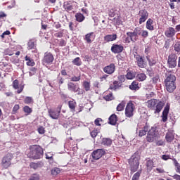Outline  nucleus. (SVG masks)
<instances>
[{"mask_svg":"<svg viewBox=\"0 0 180 180\" xmlns=\"http://www.w3.org/2000/svg\"><path fill=\"white\" fill-rule=\"evenodd\" d=\"M148 130H150V126L146 124L143 129L139 131V137H143V136H146V134H147V133L148 132Z\"/></svg>","mask_w":180,"mask_h":180,"instance_id":"29","label":"nucleus"},{"mask_svg":"<svg viewBox=\"0 0 180 180\" xmlns=\"http://www.w3.org/2000/svg\"><path fill=\"white\" fill-rule=\"evenodd\" d=\"M172 161L174 162V166L176 167V172L180 174V165L179 163L178 162V160H176V159L175 158H173Z\"/></svg>","mask_w":180,"mask_h":180,"instance_id":"44","label":"nucleus"},{"mask_svg":"<svg viewBox=\"0 0 180 180\" xmlns=\"http://www.w3.org/2000/svg\"><path fill=\"white\" fill-rule=\"evenodd\" d=\"M169 113V106L166 105L164 108V110L162 112V120L164 123L168 120V114Z\"/></svg>","mask_w":180,"mask_h":180,"instance_id":"22","label":"nucleus"},{"mask_svg":"<svg viewBox=\"0 0 180 180\" xmlns=\"http://www.w3.org/2000/svg\"><path fill=\"white\" fill-rule=\"evenodd\" d=\"M58 110H54L53 109L48 110V113L51 117V119L57 120L60 117V113H61V105H58Z\"/></svg>","mask_w":180,"mask_h":180,"instance_id":"13","label":"nucleus"},{"mask_svg":"<svg viewBox=\"0 0 180 180\" xmlns=\"http://www.w3.org/2000/svg\"><path fill=\"white\" fill-rule=\"evenodd\" d=\"M72 64L74 65H77V67H81L82 65V61H81V58L77 57L72 61Z\"/></svg>","mask_w":180,"mask_h":180,"instance_id":"40","label":"nucleus"},{"mask_svg":"<svg viewBox=\"0 0 180 180\" xmlns=\"http://www.w3.org/2000/svg\"><path fill=\"white\" fill-rule=\"evenodd\" d=\"M146 96L147 99H151V98H154V96H155V93L150 92L149 94H146Z\"/></svg>","mask_w":180,"mask_h":180,"instance_id":"63","label":"nucleus"},{"mask_svg":"<svg viewBox=\"0 0 180 180\" xmlns=\"http://www.w3.org/2000/svg\"><path fill=\"white\" fill-rule=\"evenodd\" d=\"M68 106L71 112H75V108H77V102L74 100L68 101Z\"/></svg>","mask_w":180,"mask_h":180,"instance_id":"37","label":"nucleus"},{"mask_svg":"<svg viewBox=\"0 0 180 180\" xmlns=\"http://www.w3.org/2000/svg\"><path fill=\"white\" fill-rule=\"evenodd\" d=\"M68 89L72 92H78L79 91V86L72 82H69L68 84Z\"/></svg>","mask_w":180,"mask_h":180,"instance_id":"25","label":"nucleus"},{"mask_svg":"<svg viewBox=\"0 0 180 180\" xmlns=\"http://www.w3.org/2000/svg\"><path fill=\"white\" fill-rule=\"evenodd\" d=\"M129 89H131V91H139V89H140V86H139V82H132L131 85H129Z\"/></svg>","mask_w":180,"mask_h":180,"instance_id":"34","label":"nucleus"},{"mask_svg":"<svg viewBox=\"0 0 180 180\" xmlns=\"http://www.w3.org/2000/svg\"><path fill=\"white\" fill-rule=\"evenodd\" d=\"M75 18H76L77 22L80 23L81 22H84L85 20V16L81 13H76Z\"/></svg>","mask_w":180,"mask_h":180,"instance_id":"38","label":"nucleus"},{"mask_svg":"<svg viewBox=\"0 0 180 180\" xmlns=\"http://www.w3.org/2000/svg\"><path fill=\"white\" fill-rule=\"evenodd\" d=\"M175 33H176V31H175V28L172 27H168L165 32V35L166 37H174L175 36Z\"/></svg>","mask_w":180,"mask_h":180,"instance_id":"21","label":"nucleus"},{"mask_svg":"<svg viewBox=\"0 0 180 180\" xmlns=\"http://www.w3.org/2000/svg\"><path fill=\"white\" fill-rule=\"evenodd\" d=\"M58 45L60 47H65V46H67V41H65L64 39H60L59 40Z\"/></svg>","mask_w":180,"mask_h":180,"instance_id":"58","label":"nucleus"},{"mask_svg":"<svg viewBox=\"0 0 180 180\" xmlns=\"http://www.w3.org/2000/svg\"><path fill=\"white\" fill-rule=\"evenodd\" d=\"M98 133H100L99 129H94L92 131L90 132V136L92 137V139H95L96 136H98Z\"/></svg>","mask_w":180,"mask_h":180,"instance_id":"47","label":"nucleus"},{"mask_svg":"<svg viewBox=\"0 0 180 180\" xmlns=\"http://www.w3.org/2000/svg\"><path fill=\"white\" fill-rule=\"evenodd\" d=\"M124 50L122 44H113L111 46V51L114 54H120Z\"/></svg>","mask_w":180,"mask_h":180,"instance_id":"16","label":"nucleus"},{"mask_svg":"<svg viewBox=\"0 0 180 180\" xmlns=\"http://www.w3.org/2000/svg\"><path fill=\"white\" fill-rule=\"evenodd\" d=\"M81 79V75L79 76H73L71 77V81H72L73 82H78V81H79Z\"/></svg>","mask_w":180,"mask_h":180,"instance_id":"61","label":"nucleus"},{"mask_svg":"<svg viewBox=\"0 0 180 180\" xmlns=\"http://www.w3.org/2000/svg\"><path fill=\"white\" fill-rule=\"evenodd\" d=\"M125 77H126L127 79H134V78L136 77V73L131 72H128Z\"/></svg>","mask_w":180,"mask_h":180,"instance_id":"46","label":"nucleus"},{"mask_svg":"<svg viewBox=\"0 0 180 180\" xmlns=\"http://www.w3.org/2000/svg\"><path fill=\"white\" fill-rule=\"evenodd\" d=\"M146 60L148 63L149 67H154V65H155V64H157V60H155L154 58H150V57L146 56Z\"/></svg>","mask_w":180,"mask_h":180,"instance_id":"39","label":"nucleus"},{"mask_svg":"<svg viewBox=\"0 0 180 180\" xmlns=\"http://www.w3.org/2000/svg\"><path fill=\"white\" fill-rule=\"evenodd\" d=\"M25 60L26 64H27V65H28V67H34V65H36L34 60H33V59H32L30 56H26L25 58Z\"/></svg>","mask_w":180,"mask_h":180,"instance_id":"32","label":"nucleus"},{"mask_svg":"<svg viewBox=\"0 0 180 180\" xmlns=\"http://www.w3.org/2000/svg\"><path fill=\"white\" fill-rule=\"evenodd\" d=\"M171 72H168L165 73V79L164 81L165 85L167 84H172L176 82V77L174 75L169 74Z\"/></svg>","mask_w":180,"mask_h":180,"instance_id":"14","label":"nucleus"},{"mask_svg":"<svg viewBox=\"0 0 180 180\" xmlns=\"http://www.w3.org/2000/svg\"><path fill=\"white\" fill-rule=\"evenodd\" d=\"M118 12L119 11L117 10L111 9L108 15L110 18H114V16H116L117 15Z\"/></svg>","mask_w":180,"mask_h":180,"instance_id":"53","label":"nucleus"},{"mask_svg":"<svg viewBox=\"0 0 180 180\" xmlns=\"http://www.w3.org/2000/svg\"><path fill=\"white\" fill-rule=\"evenodd\" d=\"M23 110H24L25 113H27L28 115H30V113H32V112H33L32 108L27 105H25L23 108Z\"/></svg>","mask_w":180,"mask_h":180,"instance_id":"56","label":"nucleus"},{"mask_svg":"<svg viewBox=\"0 0 180 180\" xmlns=\"http://www.w3.org/2000/svg\"><path fill=\"white\" fill-rule=\"evenodd\" d=\"M154 165V162L152 160H149L146 162L147 169L151 171L153 169V166Z\"/></svg>","mask_w":180,"mask_h":180,"instance_id":"45","label":"nucleus"},{"mask_svg":"<svg viewBox=\"0 0 180 180\" xmlns=\"http://www.w3.org/2000/svg\"><path fill=\"white\" fill-rule=\"evenodd\" d=\"M105 154H106L105 149H97L91 153V157L93 160H98L102 158Z\"/></svg>","mask_w":180,"mask_h":180,"instance_id":"11","label":"nucleus"},{"mask_svg":"<svg viewBox=\"0 0 180 180\" xmlns=\"http://www.w3.org/2000/svg\"><path fill=\"white\" fill-rule=\"evenodd\" d=\"M141 37L143 38V39H147V37H148V31L147 30H141Z\"/></svg>","mask_w":180,"mask_h":180,"instance_id":"60","label":"nucleus"},{"mask_svg":"<svg viewBox=\"0 0 180 180\" xmlns=\"http://www.w3.org/2000/svg\"><path fill=\"white\" fill-rule=\"evenodd\" d=\"M146 27L148 29V30H154V20H153L151 18H148L146 22Z\"/></svg>","mask_w":180,"mask_h":180,"instance_id":"30","label":"nucleus"},{"mask_svg":"<svg viewBox=\"0 0 180 180\" xmlns=\"http://www.w3.org/2000/svg\"><path fill=\"white\" fill-rule=\"evenodd\" d=\"M15 54V49L13 48H8L4 51L5 56H13Z\"/></svg>","mask_w":180,"mask_h":180,"instance_id":"41","label":"nucleus"},{"mask_svg":"<svg viewBox=\"0 0 180 180\" xmlns=\"http://www.w3.org/2000/svg\"><path fill=\"white\" fill-rule=\"evenodd\" d=\"M129 164L130 165V170L132 172H136V171L139 169V165H140V162H139V159L137 158H134V156H132L129 160Z\"/></svg>","mask_w":180,"mask_h":180,"instance_id":"8","label":"nucleus"},{"mask_svg":"<svg viewBox=\"0 0 180 180\" xmlns=\"http://www.w3.org/2000/svg\"><path fill=\"white\" fill-rule=\"evenodd\" d=\"M141 35V28L136 27L133 32H127V37L125 39L126 43H136L139 40V36Z\"/></svg>","mask_w":180,"mask_h":180,"instance_id":"3","label":"nucleus"},{"mask_svg":"<svg viewBox=\"0 0 180 180\" xmlns=\"http://www.w3.org/2000/svg\"><path fill=\"white\" fill-rule=\"evenodd\" d=\"M176 60H178V56L175 53H171L168 56L167 65L169 68H175L176 67Z\"/></svg>","mask_w":180,"mask_h":180,"instance_id":"9","label":"nucleus"},{"mask_svg":"<svg viewBox=\"0 0 180 180\" xmlns=\"http://www.w3.org/2000/svg\"><path fill=\"white\" fill-rule=\"evenodd\" d=\"M134 58L136 60V65H138L139 68H146V67H147V62H146L144 56H141L139 53L134 52Z\"/></svg>","mask_w":180,"mask_h":180,"instance_id":"5","label":"nucleus"},{"mask_svg":"<svg viewBox=\"0 0 180 180\" xmlns=\"http://www.w3.org/2000/svg\"><path fill=\"white\" fill-rule=\"evenodd\" d=\"M174 50L176 53L180 54V41H177L174 45Z\"/></svg>","mask_w":180,"mask_h":180,"instance_id":"48","label":"nucleus"},{"mask_svg":"<svg viewBox=\"0 0 180 180\" xmlns=\"http://www.w3.org/2000/svg\"><path fill=\"white\" fill-rule=\"evenodd\" d=\"M103 72L108 75H112L116 71V65L115 63H110V65L105 66L103 69Z\"/></svg>","mask_w":180,"mask_h":180,"instance_id":"15","label":"nucleus"},{"mask_svg":"<svg viewBox=\"0 0 180 180\" xmlns=\"http://www.w3.org/2000/svg\"><path fill=\"white\" fill-rule=\"evenodd\" d=\"M27 49L29 50H34L33 53H37V49H36V44L33 40H30L27 43Z\"/></svg>","mask_w":180,"mask_h":180,"instance_id":"31","label":"nucleus"},{"mask_svg":"<svg viewBox=\"0 0 180 180\" xmlns=\"http://www.w3.org/2000/svg\"><path fill=\"white\" fill-rule=\"evenodd\" d=\"M13 88H14L15 89H18L17 94H22V92H23V89H25V86L24 85L19 86V80L15 79L13 82Z\"/></svg>","mask_w":180,"mask_h":180,"instance_id":"18","label":"nucleus"},{"mask_svg":"<svg viewBox=\"0 0 180 180\" xmlns=\"http://www.w3.org/2000/svg\"><path fill=\"white\" fill-rule=\"evenodd\" d=\"M141 172H137L136 173H135L133 176H132V179L131 180H139L140 179V175H141Z\"/></svg>","mask_w":180,"mask_h":180,"instance_id":"59","label":"nucleus"},{"mask_svg":"<svg viewBox=\"0 0 180 180\" xmlns=\"http://www.w3.org/2000/svg\"><path fill=\"white\" fill-rule=\"evenodd\" d=\"M136 78L139 82L146 81L147 79V75L144 73H139L137 75Z\"/></svg>","mask_w":180,"mask_h":180,"instance_id":"42","label":"nucleus"},{"mask_svg":"<svg viewBox=\"0 0 180 180\" xmlns=\"http://www.w3.org/2000/svg\"><path fill=\"white\" fill-rule=\"evenodd\" d=\"M114 22L118 26L121 25L122 23V15L120 14V12L119 11L116 16L113 18Z\"/></svg>","mask_w":180,"mask_h":180,"instance_id":"36","label":"nucleus"},{"mask_svg":"<svg viewBox=\"0 0 180 180\" xmlns=\"http://www.w3.org/2000/svg\"><path fill=\"white\" fill-rule=\"evenodd\" d=\"M43 148L39 145H33L30 148V152L27 154L29 158L32 160H40L43 158Z\"/></svg>","mask_w":180,"mask_h":180,"instance_id":"1","label":"nucleus"},{"mask_svg":"<svg viewBox=\"0 0 180 180\" xmlns=\"http://www.w3.org/2000/svg\"><path fill=\"white\" fill-rule=\"evenodd\" d=\"M103 98L105 99V101H113V94L110 93L108 95L105 96L103 97Z\"/></svg>","mask_w":180,"mask_h":180,"instance_id":"54","label":"nucleus"},{"mask_svg":"<svg viewBox=\"0 0 180 180\" xmlns=\"http://www.w3.org/2000/svg\"><path fill=\"white\" fill-rule=\"evenodd\" d=\"M30 167V168H32V169H37L38 168H41L43 167V162H31Z\"/></svg>","mask_w":180,"mask_h":180,"instance_id":"33","label":"nucleus"},{"mask_svg":"<svg viewBox=\"0 0 180 180\" xmlns=\"http://www.w3.org/2000/svg\"><path fill=\"white\" fill-rule=\"evenodd\" d=\"M24 103H26V105H30V103H33V98L27 96L24 99Z\"/></svg>","mask_w":180,"mask_h":180,"instance_id":"51","label":"nucleus"},{"mask_svg":"<svg viewBox=\"0 0 180 180\" xmlns=\"http://www.w3.org/2000/svg\"><path fill=\"white\" fill-rule=\"evenodd\" d=\"M95 39V33L89 32L85 35L84 40L88 43V44H91L92 41Z\"/></svg>","mask_w":180,"mask_h":180,"instance_id":"23","label":"nucleus"},{"mask_svg":"<svg viewBox=\"0 0 180 180\" xmlns=\"http://www.w3.org/2000/svg\"><path fill=\"white\" fill-rule=\"evenodd\" d=\"M117 39V35L116 34H107L104 37V40L107 43H109V41H115Z\"/></svg>","mask_w":180,"mask_h":180,"instance_id":"26","label":"nucleus"},{"mask_svg":"<svg viewBox=\"0 0 180 180\" xmlns=\"http://www.w3.org/2000/svg\"><path fill=\"white\" fill-rule=\"evenodd\" d=\"M165 87H166V90L167 91V92H169L170 94H172V92H174V91H175V89H176V83L173 82V83H169L167 84H165Z\"/></svg>","mask_w":180,"mask_h":180,"instance_id":"24","label":"nucleus"},{"mask_svg":"<svg viewBox=\"0 0 180 180\" xmlns=\"http://www.w3.org/2000/svg\"><path fill=\"white\" fill-rule=\"evenodd\" d=\"M175 139V134L173 130H168L165 134V140L167 143H172Z\"/></svg>","mask_w":180,"mask_h":180,"instance_id":"17","label":"nucleus"},{"mask_svg":"<svg viewBox=\"0 0 180 180\" xmlns=\"http://www.w3.org/2000/svg\"><path fill=\"white\" fill-rule=\"evenodd\" d=\"M112 139L110 138H103L101 140V145L104 147H110L112 146Z\"/></svg>","mask_w":180,"mask_h":180,"instance_id":"27","label":"nucleus"},{"mask_svg":"<svg viewBox=\"0 0 180 180\" xmlns=\"http://www.w3.org/2000/svg\"><path fill=\"white\" fill-rule=\"evenodd\" d=\"M37 131L39 134H44V133H46V130H44V127H39L37 129Z\"/></svg>","mask_w":180,"mask_h":180,"instance_id":"64","label":"nucleus"},{"mask_svg":"<svg viewBox=\"0 0 180 180\" xmlns=\"http://www.w3.org/2000/svg\"><path fill=\"white\" fill-rule=\"evenodd\" d=\"M138 16L139 18V25H143V23H144V22L148 19V11H147L146 9L140 10L138 13Z\"/></svg>","mask_w":180,"mask_h":180,"instance_id":"10","label":"nucleus"},{"mask_svg":"<svg viewBox=\"0 0 180 180\" xmlns=\"http://www.w3.org/2000/svg\"><path fill=\"white\" fill-rule=\"evenodd\" d=\"M123 84H120L117 80L113 81L112 84H110L109 89L111 91H117V89H120Z\"/></svg>","mask_w":180,"mask_h":180,"instance_id":"20","label":"nucleus"},{"mask_svg":"<svg viewBox=\"0 0 180 180\" xmlns=\"http://www.w3.org/2000/svg\"><path fill=\"white\" fill-rule=\"evenodd\" d=\"M0 70H1V71H5L6 72H11V71H12V65L1 61L0 62Z\"/></svg>","mask_w":180,"mask_h":180,"instance_id":"19","label":"nucleus"},{"mask_svg":"<svg viewBox=\"0 0 180 180\" xmlns=\"http://www.w3.org/2000/svg\"><path fill=\"white\" fill-rule=\"evenodd\" d=\"M54 61V56L53 53L51 52H46L44 53V56L42 59V64L44 65L45 64L50 65L53 63Z\"/></svg>","mask_w":180,"mask_h":180,"instance_id":"12","label":"nucleus"},{"mask_svg":"<svg viewBox=\"0 0 180 180\" xmlns=\"http://www.w3.org/2000/svg\"><path fill=\"white\" fill-rule=\"evenodd\" d=\"M19 105L16 104L14 105L13 110H12V115H15V113L19 110Z\"/></svg>","mask_w":180,"mask_h":180,"instance_id":"62","label":"nucleus"},{"mask_svg":"<svg viewBox=\"0 0 180 180\" xmlns=\"http://www.w3.org/2000/svg\"><path fill=\"white\" fill-rule=\"evenodd\" d=\"M155 145L158 147H160L161 146H165V141L164 140H162V139L158 140L155 142Z\"/></svg>","mask_w":180,"mask_h":180,"instance_id":"57","label":"nucleus"},{"mask_svg":"<svg viewBox=\"0 0 180 180\" xmlns=\"http://www.w3.org/2000/svg\"><path fill=\"white\" fill-rule=\"evenodd\" d=\"M63 8L66 11V12H70V11H72V9H74V6L67 1L64 3Z\"/></svg>","mask_w":180,"mask_h":180,"instance_id":"35","label":"nucleus"},{"mask_svg":"<svg viewBox=\"0 0 180 180\" xmlns=\"http://www.w3.org/2000/svg\"><path fill=\"white\" fill-rule=\"evenodd\" d=\"M83 86L85 89V91H88L89 89H91V83L85 81L83 82Z\"/></svg>","mask_w":180,"mask_h":180,"instance_id":"52","label":"nucleus"},{"mask_svg":"<svg viewBox=\"0 0 180 180\" xmlns=\"http://www.w3.org/2000/svg\"><path fill=\"white\" fill-rule=\"evenodd\" d=\"M12 160H13V154L11 153H8L1 159V165L4 169H8L11 165H12Z\"/></svg>","mask_w":180,"mask_h":180,"instance_id":"4","label":"nucleus"},{"mask_svg":"<svg viewBox=\"0 0 180 180\" xmlns=\"http://www.w3.org/2000/svg\"><path fill=\"white\" fill-rule=\"evenodd\" d=\"M136 110V106L133 101H130L127 103L125 108V116L126 117H133L134 116V110Z\"/></svg>","mask_w":180,"mask_h":180,"instance_id":"6","label":"nucleus"},{"mask_svg":"<svg viewBox=\"0 0 180 180\" xmlns=\"http://www.w3.org/2000/svg\"><path fill=\"white\" fill-rule=\"evenodd\" d=\"M60 172H61V171L60 170V168H58V167H54L53 169H51V174L54 176H56V175H58V174H60Z\"/></svg>","mask_w":180,"mask_h":180,"instance_id":"49","label":"nucleus"},{"mask_svg":"<svg viewBox=\"0 0 180 180\" xmlns=\"http://www.w3.org/2000/svg\"><path fill=\"white\" fill-rule=\"evenodd\" d=\"M28 180H40V174L34 173L31 175L30 178Z\"/></svg>","mask_w":180,"mask_h":180,"instance_id":"50","label":"nucleus"},{"mask_svg":"<svg viewBox=\"0 0 180 180\" xmlns=\"http://www.w3.org/2000/svg\"><path fill=\"white\" fill-rule=\"evenodd\" d=\"M124 106H126V103L124 101H122L117 106V112H122L124 110Z\"/></svg>","mask_w":180,"mask_h":180,"instance_id":"43","label":"nucleus"},{"mask_svg":"<svg viewBox=\"0 0 180 180\" xmlns=\"http://www.w3.org/2000/svg\"><path fill=\"white\" fill-rule=\"evenodd\" d=\"M158 137V131L154 127H152L148 131L146 136V141L148 143H153V141Z\"/></svg>","mask_w":180,"mask_h":180,"instance_id":"7","label":"nucleus"},{"mask_svg":"<svg viewBox=\"0 0 180 180\" xmlns=\"http://www.w3.org/2000/svg\"><path fill=\"white\" fill-rule=\"evenodd\" d=\"M157 99H150L147 101V106L150 110H155L154 113H160L164 108V103L162 101H159Z\"/></svg>","mask_w":180,"mask_h":180,"instance_id":"2","label":"nucleus"},{"mask_svg":"<svg viewBox=\"0 0 180 180\" xmlns=\"http://www.w3.org/2000/svg\"><path fill=\"white\" fill-rule=\"evenodd\" d=\"M108 123L112 126H115L116 123H117V115L115 114L111 115L108 119Z\"/></svg>","mask_w":180,"mask_h":180,"instance_id":"28","label":"nucleus"},{"mask_svg":"<svg viewBox=\"0 0 180 180\" xmlns=\"http://www.w3.org/2000/svg\"><path fill=\"white\" fill-rule=\"evenodd\" d=\"M117 82H119L120 84H123V82H124V81H126V78L124 77V75H119L117 77Z\"/></svg>","mask_w":180,"mask_h":180,"instance_id":"55","label":"nucleus"}]
</instances>
